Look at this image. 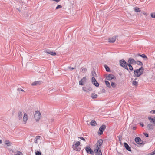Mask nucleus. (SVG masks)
I'll list each match as a JSON object with an SVG mask.
<instances>
[{"label": "nucleus", "instance_id": "obj_1", "mask_svg": "<svg viewBox=\"0 0 155 155\" xmlns=\"http://www.w3.org/2000/svg\"><path fill=\"white\" fill-rule=\"evenodd\" d=\"M103 140L102 139H99L95 145L96 148L94 149L95 155H102L101 150L100 149L103 143Z\"/></svg>", "mask_w": 155, "mask_h": 155}, {"label": "nucleus", "instance_id": "obj_2", "mask_svg": "<svg viewBox=\"0 0 155 155\" xmlns=\"http://www.w3.org/2000/svg\"><path fill=\"white\" fill-rule=\"evenodd\" d=\"M120 65L127 70H129V68L127 66V63L124 59H121L119 61Z\"/></svg>", "mask_w": 155, "mask_h": 155}, {"label": "nucleus", "instance_id": "obj_3", "mask_svg": "<svg viewBox=\"0 0 155 155\" xmlns=\"http://www.w3.org/2000/svg\"><path fill=\"white\" fill-rule=\"evenodd\" d=\"M134 140L135 142L139 145L143 146L144 144V141L141 140V138L139 137H136L135 138Z\"/></svg>", "mask_w": 155, "mask_h": 155}, {"label": "nucleus", "instance_id": "obj_4", "mask_svg": "<svg viewBox=\"0 0 155 155\" xmlns=\"http://www.w3.org/2000/svg\"><path fill=\"white\" fill-rule=\"evenodd\" d=\"M106 126L105 125H102L100 126L99 129V130L97 132L98 134L99 135H100L103 134V132L106 128Z\"/></svg>", "mask_w": 155, "mask_h": 155}, {"label": "nucleus", "instance_id": "obj_5", "mask_svg": "<svg viewBox=\"0 0 155 155\" xmlns=\"http://www.w3.org/2000/svg\"><path fill=\"white\" fill-rule=\"evenodd\" d=\"M34 117L36 121H38L41 117V115L40 112L38 111H36Z\"/></svg>", "mask_w": 155, "mask_h": 155}, {"label": "nucleus", "instance_id": "obj_6", "mask_svg": "<svg viewBox=\"0 0 155 155\" xmlns=\"http://www.w3.org/2000/svg\"><path fill=\"white\" fill-rule=\"evenodd\" d=\"M87 153L88 154H90L91 155H94V152L91 149L89 146H86L85 148Z\"/></svg>", "mask_w": 155, "mask_h": 155}, {"label": "nucleus", "instance_id": "obj_7", "mask_svg": "<svg viewBox=\"0 0 155 155\" xmlns=\"http://www.w3.org/2000/svg\"><path fill=\"white\" fill-rule=\"evenodd\" d=\"M154 125L152 123H149L147 124V128L148 130L151 131L153 130L154 129Z\"/></svg>", "mask_w": 155, "mask_h": 155}, {"label": "nucleus", "instance_id": "obj_8", "mask_svg": "<svg viewBox=\"0 0 155 155\" xmlns=\"http://www.w3.org/2000/svg\"><path fill=\"white\" fill-rule=\"evenodd\" d=\"M91 81L92 83L96 87H98L99 86V84L96 80L95 78L93 77L91 78Z\"/></svg>", "mask_w": 155, "mask_h": 155}, {"label": "nucleus", "instance_id": "obj_9", "mask_svg": "<svg viewBox=\"0 0 155 155\" xmlns=\"http://www.w3.org/2000/svg\"><path fill=\"white\" fill-rule=\"evenodd\" d=\"M139 56L142 57L143 59H144L146 61L148 60V58L147 56L146 55H145L144 54H137L134 55V56L136 57Z\"/></svg>", "mask_w": 155, "mask_h": 155}, {"label": "nucleus", "instance_id": "obj_10", "mask_svg": "<svg viewBox=\"0 0 155 155\" xmlns=\"http://www.w3.org/2000/svg\"><path fill=\"white\" fill-rule=\"evenodd\" d=\"M106 78L108 80L110 81L113 79L115 80L116 79V77L113 74H109L106 77Z\"/></svg>", "mask_w": 155, "mask_h": 155}, {"label": "nucleus", "instance_id": "obj_11", "mask_svg": "<svg viewBox=\"0 0 155 155\" xmlns=\"http://www.w3.org/2000/svg\"><path fill=\"white\" fill-rule=\"evenodd\" d=\"M128 63L127 64H129L131 65L135 64H136V61L133 58H130L128 60Z\"/></svg>", "mask_w": 155, "mask_h": 155}, {"label": "nucleus", "instance_id": "obj_12", "mask_svg": "<svg viewBox=\"0 0 155 155\" xmlns=\"http://www.w3.org/2000/svg\"><path fill=\"white\" fill-rule=\"evenodd\" d=\"M86 81V78L84 77L81 79L79 81V84L80 85H83Z\"/></svg>", "mask_w": 155, "mask_h": 155}, {"label": "nucleus", "instance_id": "obj_13", "mask_svg": "<svg viewBox=\"0 0 155 155\" xmlns=\"http://www.w3.org/2000/svg\"><path fill=\"white\" fill-rule=\"evenodd\" d=\"M42 83V82L41 81H37L33 82L31 84L32 86L39 85L41 84Z\"/></svg>", "mask_w": 155, "mask_h": 155}, {"label": "nucleus", "instance_id": "obj_14", "mask_svg": "<svg viewBox=\"0 0 155 155\" xmlns=\"http://www.w3.org/2000/svg\"><path fill=\"white\" fill-rule=\"evenodd\" d=\"M143 71H140L139 72L134 73V77L135 78H137L140 77L141 75L143 74Z\"/></svg>", "mask_w": 155, "mask_h": 155}, {"label": "nucleus", "instance_id": "obj_15", "mask_svg": "<svg viewBox=\"0 0 155 155\" xmlns=\"http://www.w3.org/2000/svg\"><path fill=\"white\" fill-rule=\"evenodd\" d=\"M124 145L125 147V148L126 149L128 150L129 151H131V147H130L129 146V145L128 144L124 142Z\"/></svg>", "mask_w": 155, "mask_h": 155}, {"label": "nucleus", "instance_id": "obj_16", "mask_svg": "<svg viewBox=\"0 0 155 155\" xmlns=\"http://www.w3.org/2000/svg\"><path fill=\"white\" fill-rule=\"evenodd\" d=\"M148 119L150 123H153V125L155 126V117H154V118L148 117Z\"/></svg>", "mask_w": 155, "mask_h": 155}, {"label": "nucleus", "instance_id": "obj_17", "mask_svg": "<svg viewBox=\"0 0 155 155\" xmlns=\"http://www.w3.org/2000/svg\"><path fill=\"white\" fill-rule=\"evenodd\" d=\"M108 42L110 43H114L115 42L116 40V37L113 36L112 38H110L109 39Z\"/></svg>", "mask_w": 155, "mask_h": 155}, {"label": "nucleus", "instance_id": "obj_18", "mask_svg": "<svg viewBox=\"0 0 155 155\" xmlns=\"http://www.w3.org/2000/svg\"><path fill=\"white\" fill-rule=\"evenodd\" d=\"M46 52L47 53L50 54L52 55H55L56 54V53L55 52H52L51 51L48 49L46 50Z\"/></svg>", "mask_w": 155, "mask_h": 155}, {"label": "nucleus", "instance_id": "obj_19", "mask_svg": "<svg viewBox=\"0 0 155 155\" xmlns=\"http://www.w3.org/2000/svg\"><path fill=\"white\" fill-rule=\"evenodd\" d=\"M144 71V68L141 66V67L140 68L138 69H136L134 70V73H137V72H139L140 71Z\"/></svg>", "mask_w": 155, "mask_h": 155}, {"label": "nucleus", "instance_id": "obj_20", "mask_svg": "<svg viewBox=\"0 0 155 155\" xmlns=\"http://www.w3.org/2000/svg\"><path fill=\"white\" fill-rule=\"evenodd\" d=\"M27 115L26 113H25L23 118V120L24 122H26L27 121Z\"/></svg>", "mask_w": 155, "mask_h": 155}, {"label": "nucleus", "instance_id": "obj_21", "mask_svg": "<svg viewBox=\"0 0 155 155\" xmlns=\"http://www.w3.org/2000/svg\"><path fill=\"white\" fill-rule=\"evenodd\" d=\"M80 143L79 141H78L75 143L74 145H73L72 147L73 148L77 147H79V146L80 145Z\"/></svg>", "mask_w": 155, "mask_h": 155}, {"label": "nucleus", "instance_id": "obj_22", "mask_svg": "<svg viewBox=\"0 0 155 155\" xmlns=\"http://www.w3.org/2000/svg\"><path fill=\"white\" fill-rule=\"evenodd\" d=\"M91 96L92 99L96 98L98 96V95L95 94V93H92L91 94Z\"/></svg>", "mask_w": 155, "mask_h": 155}, {"label": "nucleus", "instance_id": "obj_23", "mask_svg": "<svg viewBox=\"0 0 155 155\" xmlns=\"http://www.w3.org/2000/svg\"><path fill=\"white\" fill-rule=\"evenodd\" d=\"M105 83L106 85V86L107 87L109 88H111V87L110 84L108 81H105Z\"/></svg>", "mask_w": 155, "mask_h": 155}, {"label": "nucleus", "instance_id": "obj_24", "mask_svg": "<svg viewBox=\"0 0 155 155\" xmlns=\"http://www.w3.org/2000/svg\"><path fill=\"white\" fill-rule=\"evenodd\" d=\"M90 124L92 126H95L96 125L97 123L95 121L92 120Z\"/></svg>", "mask_w": 155, "mask_h": 155}, {"label": "nucleus", "instance_id": "obj_25", "mask_svg": "<svg viewBox=\"0 0 155 155\" xmlns=\"http://www.w3.org/2000/svg\"><path fill=\"white\" fill-rule=\"evenodd\" d=\"M104 68L106 69V71L107 72H109L111 71H110V68H109V67L107 65H104Z\"/></svg>", "mask_w": 155, "mask_h": 155}, {"label": "nucleus", "instance_id": "obj_26", "mask_svg": "<svg viewBox=\"0 0 155 155\" xmlns=\"http://www.w3.org/2000/svg\"><path fill=\"white\" fill-rule=\"evenodd\" d=\"M5 144L8 146H10L12 144V143L8 140L5 141Z\"/></svg>", "mask_w": 155, "mask_h": 155}, {"label": "nucleus", "instance_id": "obj_27", "mask_svg": "<svg viewBox=\"0 0 155 155\" xmlns=\"http://www.w3.org/2000/svg\"><path fill=\"white\" fill-rule=\"evenodd\" d=\"M87 71V69L84 67H82L80 70V71L83 73Z\"/></svg>", "mask_w": 155, "mask_h": 155}, {"label": "nucleus", "instance_id": "obj_28", "mask_svg": "<svg viewBox=\"0 0 155 155\" xmlns=\"http://www.w3.org/2000/svg\"><path fill=\"white\" fill-rule=\"evenodd\" d=\"M127 66H128L129 67V70L131 71L133 70V68L132 66L131 65L129 64H127Z\"/></svg>", "mask_w": 155, "mask_h": 155}, {"label": "nucleus", "instance_id": "obj_29", "mask_svg": "<svg viewBox=\"0 0 155 155\" xmlns=\"http://www.w3.org/2000/svg\"><path fill=\"white\" fill-rule=\"evenodd\" d=\"M136 63L138 65H141V66H142L143 65V64L142 63L139 61H136Z\"/></svg>", "mask_w": 155, "mask_h": 155}, {"label": "nucleus", "instance_id": "obj_30", "mask_svg": "<svg viewBox=\"0 0 155 155\" xmlns=\"http://www.w3.org/2000/svg\"><path fill=\"white\" fill-rule=\"evenodd\" d=\"M18 117L19 119H21L22 118V112L20 111L18 113Z\"/></svg>", "mask_w": 155, "mask_h": 155}, {"label": "nucleus", "instance_id": "obj_31", "mask_svg": "<svg viewBox=\"0 0 155 155\" xmlns=\"http://www.w3.org/2000/svg\"><path fill=\"white\" fill-rule=\"evenodd\" d=\"M137 78H135L134 80L133 81V84L135 86H137L138 85V82L135 81V80H137Z\"/></svg>", "mask_w": 155, "mask_h": 155}, {"label": "nucleus", "instance_id": "obj_32", "mask_svg": "<svg viewBox=\"0 0 155 155\" xmlns=\"http://www.w3.org/2000/svg\"><path fill=\"white\" fill-rule=\"evenodd\" d=\"M91 74L93 76V77H97V75L96 74L94 71H92L91 72Z\"/></svg>", "mask_w": 155, "mask_h": 155}, {"label": "nucleus", "instance_id": "obj_33", "mask_svg": "<svg viewBox=\"0 0 155 155\" xmlns=\"http://www.w3.org/2000/svg\"><path fill=\"white\" fill-rule=\"evenodd\" d=\"M73 149L74 150H76L78 151H80L81 150V148L79 147H75L74 148H73Z\"/></svg>", "mask_w": 155, "mask_h": 155}, {"label": "nucleus", "instance_id": "obj_34", "mask_svg": "<svg viewBox=\"0 0 155 155\" xmlns=\"http://www.w3.org/2000/svg\"><path fill=\"white\" fill-rule=\"evenodd\" d=\"M22 152L20 151H17V153L15 154L14 155H22Z\"/></svg>", "mask_w": 155, "mask_h": 155}, {"label": "nucleus", "instance_id": "obj_35", "mask_svg": "<svg viewBox=\"0 0 155 155\" xmlns=\"http://www.w3.org/2000/svg\"><path fill=\"white\" fill-rule=\"evenodd\" d=\"M116 84L114 82L111 83V86L113 88H115L116 87Z\"/></svg>", "mask_w": 155, "mask_h": 155}, {"label": "nucleus", "instance_id": "obj_36", "mask_svg": "<svg viewBox=\"0 0 155 155\" xmlns=\"http://www.w3.org/2000/svg\"><path fill=\"white\" fill-rule=\"evenodd\" d=\"M134 11L137 12H140V8L137 7L134 8Z\"/></svg>", "mask_w": 155, "mask_h": 155}, {"label": "nucleus", "instance_id": "obj_37", "mask_svg": "<svg viewBox=\"0 0 155 155\" xmlns=\"http://www.w3.org/2000/svg\"><path fill=\"white\" fill-rule=\"evenodd\" d=\"M152 18H155V13H152L150 14Z\"/></svg>", "mask_w": 155, "mask_h": 155}, {"label": "nucleus", "instance_id": "obj_38", "mask_svg": "<svg viewBox=\"0 0 155 155\" xmlns=\"http://www.w3.org/2000/svg\"><path fill=\"white\" fill-rule=\"evenodd\" d=\"M35 155H41V153L40 151H37L35 152Z\"/></svg>", "mask_w": 155, "mask_h": 155}, {"label": "nucleus", "instance_id": "obj_39", "mask_svg": "<svg viewBox=\"0 0 155 155\" xmlns=\"http://www.w3.org/2000/svg\"><path fill=\"white\" fill-rule=\"evenodd\" d=\"M62 7V6L61 5H58L56 7V9H58L59 8H61Z\"/></svg>", "mask_w": 155, "mask_h": 155}, {"label": "nucleus", "instance_id": "obj_40", "mask_svg": "<svg viewBox=\"0 0 155 155\" xmlns=\"http://www.w3.org/2000/svg\"><path fill=\"white\" fill-rule=\"evenodd\" d=\"M78 138H80V139H81V140H83L84 141H86V140H85V139L84 138H83L82 137H79Z\"/></svg>", "mask_w": 155, "mask_h": 155}, {"label": "nucleus", "instance_id": "obj_41", "mask_svg": "<svg viewBox=\"0 0 155 155\" xmlns=\"http://www.w3.org/2000/svg\"><path fill=\"white\" fill-rule=\"evenodd\" d=\"M82 89L83 90H84L85 91L87 92V88L86 87H82Z\"/></svg>", "mask_w": 155, "mask_h": 155}, {"label": "nucleus", "instance_id": "obj_42", "mask_svg": "<svg viewBox=\"0 0 155 155\" xmlns=\"http://www.w3.org/2000/svg\"><path fill=\"white\" fill-rule=\"evenodd\" d=\"M143 134L146 137H149V134L148 133H143Z\"/></svg>", "mask_w": 155, "mask_h": 155}, {"label": "nucleus", "instance_id": "obj_43", "mask_svg": "<svg viewBox=\"0 0 155 155\" xmlns=\"http://www.w3.org/2000/svg\"><path fill=\"white\" fill-rule=\"evenodd\" d=\"M150 113L151 114H155V110H153L150 112Z\"/></svg>", "mask_w": 155, "mask_h": 155}, {"label": "nucleus", "instance_id": "obj_44", "mask_svg": "<svg viewBox=\"0 0 155 155\" xmlns=\"http://www.w3.org/2000/svg\"><path fill=\"white\" fill-rule=\"evenodd\" d=\"M150 155H155V150H154L153 152H151L150 153Z\"/></svg>", "mask_w": 155, "mask_h": 155}, {"label": "nucleus", "instance_id": "obj_45", "mask_svg": "<svg viewBox=\"0 0 155 155\" xmlns=\"http://www.w3.org/2000/svg\"><path fill=\"white\" fill-rule=\"evenodd\" d=\"M40 136H37L36 137L35 139H36L37 140H38V139H40Z\"/></svg>", "mask_w": 155, "mask_h": 155}, {"label": "nucleus", "instance_id": "obj_46", "mask_svg": "<svg viewBox=\"0 0 155 155\" xmlns=\"http://www.w3.org/2000/svg\"><path fill=\"white\" fill-rule=\"evenodd\" d=\"M17 90L18 91H20L21 90V91H22V92H25V91L24 90H23V89H21V88H18V89H17Z\"/></svg>", "mask_w": 155, "mask_h": 155}, {"label": "nucleus", "instance_id": "obj_47", "mask_svg": "<svg viewBox=\"0 0 155 155\" xmlns=\"http://www.w3.org/2000/svg\"><path fill=\"white\" fill-rule=\"evenodd\" d=\"M140 124L142 127H144V124L142 122H140Z\"/></svg>", "mask_w": 155, "mask_h": 155}, {"label": "nucleus", "instance_id": "obj_48", "mask_svg": "<svg viewBox=\"0 0 155 155\" xmlns=\"http://www.w3.org/2000/svg\"><path fill=\"white\" fill-rule=\"evenodd\" d=\"M68 69H71V70H73L75 68H71V67H68Z\"/></svg>", "mask_w": 155, "mask_h": 155}, {"label": "nucleus", "instance_id": "obj_49", "mask_svg": "<svg viewBox=\"0 0 155 155\" xmlns=\"http://www.w3.org/2000/svg\"><path fill=\"white\" fill-rule=\"evenodd\" d=\"M105 91H106L104 89H102V91H101L102 92L105 93Z\"/></svg>", "mask_w": 155, "mask_h": 155}, {"label": "nucleus", "instance_id": "obj_50", "mask_svg": "<svg viewBox=\"0 0 155 155\" xmlns=\"http://www.w3.org/2000/svg\"><path fill=\"white\" fill-rule=\"evenodd\" d=\"M87 89L88 90H89V91H91L92 90V88L91 87H89L88 89Z\"/></svg>", "mask_w": 155, "mask_h": 155}, {"label": "nucleus", "instance_id": "obj_51", "mask_svg": "<svg viewBox=\"0 0 155 155\" xmlns=\"http://www.w3.org/2000/svg\"><path fill=\"white\" fill-rule=\"evenodd\" d=\"M118 139L119 140V141H121V138L120 137V136H118Z\"/></svg>", "mask_w": 155, "mask_h": 155}, {"label": "nucleus", "instance_id": "obj_52", "mask_svg": "<svg viewBox=\"0 0 155 155\" xmlns=\"http://www.w3.org/2000/svg\"><path fill=\"white\" fill-rule=\"evenodd\" d=\"M53 1H55L56 2H59L60 0H53Z\"/></svg>", "mask_w": 155, "mask_h": 155}, {"label": "nucleus", "instance_id": "obj_53", "mask_svg": "<svg viewBox=\"0 0 155 155\" xmlns=\"http://www.w3.org/2000/svg\"><path fill=\"white\" fill-rule=\"evenodd\" d=\"M133 130H135L136 129V127H133Z\"/></svg>", "mask_w": 155, "mask_h": 155}, {"label": "nucleus", "instance_id": "obj_54", "mask_svg": "<svg viewBox=\"0 0 155 155\" xmlns=\"http://www.w3.org/2000/svg\"><path fill=\"white\" fill-rule=\"evenodd\" d=\"M143 14L145 15H147V14H146V13L145 12H143Z\"/></svg>", "mask_w": 155, "mask_h": 155}, {"label": "nucleus", "instance_id": "obj_55", "mask_svg": "<svg viewBox=\"0 0 155 155\" xmlns=\"http://www.w3.org/2000/svg\"><path fill=\"white\" fill-rule=\"evenodd\" d=\"M38 140H37L36 139H35V143H37V141Z\"/></svg>", "mask_w": 155, "mask_h": 155}, {"label": "nucleus", "instance_id": "obj_56", "mask_svg": "<svg viewBox=\"0 0 155 155\" xmlns=\"http://www.w3.org/2000/svg\"><path fill=\"white\" fill-rule=\"evenodd\" d=\"M2 140H0V144L2 143Z\"/></svg>", "mask_w": 155, "mask_h": 155}, {"label": "nucleus", "instance_id": "obj_57", "mask_svg": "<svg viewBox=\"0 0 155 155\" xmlns=\"http://www.w3.org/2000/svg\"><path fill=\"white\" fill-rule=\"evenodd\" d=\"M17 9L19 12H21V11L20 10V9L19 8H17Z\"/></svg>", "mask_w": 155, "mask_h": 155}, {"label": "nucleus", "instance_id": "obj_58", "mask_svg": "<svg viewBox=\"0 0 155 155\" xmlns=\"http://www.w3.org/2000/svg\"><path fill=\"white\" fill-rule=\"evenodd\" d=\"M52 120V121H53V120Z\"/></svg>", "mask_w": 155, "mask_h": 155}]
</instances>
